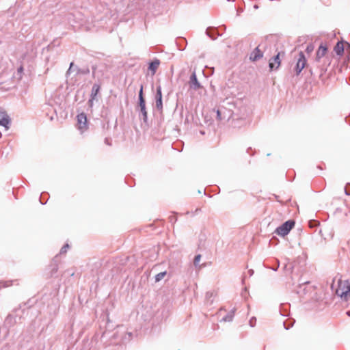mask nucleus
I'll use <instances>...</instances> for the list:
<instances>
[{
	"instance_id": "nucleus-1",
	"label": "nucleus",
	"mask_w": 350,
	"mask_h": 350,
	"mask_svg": "<svg viewBox=\"0 0 350 350\" xmlns=\"http://www.w3.org/2000/svg\"><path fill=\"white\" fill-rule=\"evenodd\" d=\"M295 224L293 220H288L278 227L275 230V233L278 235L284 237L289 233L291 230L294 227Z\"/></svg>"
},
{
	"instance_id": "nucleus-2",
	"label": "nucleus",
	"mask_w": 350,
	"mask_h": 350,
	"mask_svg": "<svg viewBox=\"0 0 350 350\" xmlns=\"http://www.w3.org/2000/svg\"><path fill=\"white\" fill-rule=\"evenodd\" d=\"M349 293L350 284L346 281L340 282L338 284V287L336 289L337 295L340 297L344 300L347 301L349 299Z\"/></svg>"
},
{
	"instance_id": "nucleus-3",
	"label": "nucleus",
	"mask_w": 350,
	"mask_h": 350,
	"mask_svg": "<svg viewBox=\"0 0 350 350\" xmlns=\"http://www.w3.org/2000/svg\"><path fill=\"white\" fill-rule=\"evenodd\" d=\"M217 119L219 121H228L232 117L231 111L226 109L225 107H221L216 110Z\"/></svg>"
},
{
	"instance_id": "nucleus-4",
	"label": "nucleus",
	"mask_w": 350,
	"mask_h": 350,
	"mask_svg": "<svg viewBox=\"0 0 350 350\" xmlns=\"http://www.w3.org/2000/svg\"><path fill=\"white\" fill-rule=\"evenodd\" d=\"M137 110L139 112V117L142 119L144 123L148 122V112L146 107V100L138 101Z\"/></svg>"
},
{
	"instance_id": "nucleus-5",
	"label": "nucleus",
	"mask_w": 350,
	"mask_h": 350,
	"mask_svg": "<svg viewBox=\"0 0 350 350\" xmlns=\"http://www.w3.org/2000/svg\"><path fill=\"white\" fill-rule=\"evenodd\" d=\"M297 293L299 295L300 297H304L305 295H307L309 293H311L312 291H314V288L312 286L309 285V282H304L302 284H300L297 289H296Z\"/></svg>"
},
{
	"instance_id": "nucleus-6",
	"label": "nucleus",
	"mask_w": 350,
	"mask_h": 350,
	"mask_svg": "<svg viewBox=\"0 0 350 350\" xmlns=\"http://www.w3.org/2000/svg\"><path fill=\"white\" fill-rule=\"evenodd\" d=\"M188 84L190 90L196 91L202 88L200 82L198 81L195 71H193L191 75Z\"/></svg>"
},
{
	"instance_id": "nucleus-7",
	"label": "nucleus",
	"mask_w": 350,
	"mask_h": 350,
	"mask_svg": "<svg viewBox=\"0 0 350 350\" xmlns=\"http://www.w3.org/2000/svg\"><path fill=\"white\" fill-rule=\"evenodd\" d=\"M306 65V59L303 52H300L299 54V59L297 60L295 66V72L297 75H299L301 70Z\"/></svg>"
},
{
	"instance_id": "nucleus-8",
	"label": "nucleus",
	"mask_w": 350,
	"mask_h": 350,
	"mask_svg": "<svg viewBox=\"0 0 350 350\" xmlns=\"http://www.w3.org/2000/svg\"><path fill=\"white\" fill-rule=\"evenodd\" d=\"M155 107L157 110L161 111L163 110V101H162V92L160 85L157 87V91L155 94Z\"/></svg>"
},
{
	"instance_id": "nucleus-9",
	"label": "nucleus",
	"mask_w": 350,
	"mask_h": 350,
	"mask_svg": "<svg viewBox=\"0 0 350 350\" xmlns=\"http://www.w3.org/2000/svg\"><path fill=\"white\" fill-rule=\"evenodd\" d=\"M77 127L81 133L87 129V117L84 113L77 116Z\"/></svg>"
},
{
	"instance_id": "nucleus-10",
	"label": "nucleus",
	"mask_w": 350,
	"mask_h": 350,
	"mask_svg": "<svg viewBox=\"0 0 350 350\" xmlns=\"http://www.w3.org/2000/svg\"><path fill=\"white\" fill-rule=\"evenodd\" d=\"M350 51V44L345 42H338L334 48V51L338 55H342L344 53L345 48Z\"/></svg>"
},
{
	"instance_id": "nucleus-11",
	"label": "nucleus",
	"mask_w": 350,
	"mask_h": 350,
	"mask_svg": "<svg viewBox=\"0 0 350 350\" xmlns=\"http://www.w3.org/2000/svg\"><path fill=\"white\" fill-rule=\"evenodd\" d=\"M10 124V118L8 113L4 111H0V125L4 126L5 130H8Z\"/></svg>"
},
{
	"instance_id": "nucleus-12",
	"label": "nucleus",
	"mask_w": 350,
	"mask_h": 350,
	"mask_svg": "<svg viewBox=\"0 0 350 350\" xmlns=\"http://www.w3.org/2000/svg\"><path fill=\"white\" fill-rule=\"evenodd\" d=\"M100 85L97 83H94L92 88L91 95H90V99L88 100V104L90 107H92L93 105V100L96 98L98 93L100 91Z\"/></svg>"
},
{
	"instance_id": "nucleus-13",
	"label": "nucleus",
	"mask_w": 350,
	"mask_h": 350,
	"mask_svg": "<svg viewBox=\"0 0 350 350\" xmlns=\"http://www.w3.org/2000/svg\"><path fill=\"white\" fill-rule=\"evenodd\" d=\"M269 65L271 70L278 68L280 65V53L270 59Z\"/></svg>"
},
{
	"instance_id": "nucleus-14",
	"label": "nucleus",
	"mask_w": 350,
	"mask_h": 350,
	"mask_svg": "<svg viewBox=\"0 0 350 350\" xmlns=\"http://www.w3.org/2000/svg\"><path fill=\"white\" fill-rule=\"evenodd\" d=\"M206 34L213 40H216L217 38L220 36L217 29L212 27H209L206 29Z\"/></svg>"
},
{
	"instance_id": "nucleus-15",
	"label": "nucleus",
	"mask_w": 350,
	"mask_h": 350,
	"mask_svg": "<svg viewBox=\"0 0 350 350\" xmlns=\"http://www.w3.org/2000/svg\"><path fill=\"white\" fill-rule=\"evenodd\" d=\"M262 52L259 49V47L257 46L255 49L251 53L250 59L252 61H257L262 57Z\"/></svg>"
},
{
	"instance_id": "nucleus-16",
	"label": "nucleus",
	"mask_w": 350,
	"mask_h": 350,
	"mask_svg": "<svg viewBox=\"0 0 350 350\" xmlns=\"http://www.w3.org/2000/svg\"><path fill=\"white\" fill-rule=\"evenodd\" d=\"M105 68L104 66H96L92 67V75L94 77L99 79L103 76V71Z\"/></svg>"
},
{
	"instance_id": "nucleus-17",
	"label": "nucleus",
	"mask_w": 350,
	"mask_h": 350,
	"mask_svg": "<svg viewBox=\"0 0 350 350\" xmlns=\"http://www.w3.org/2000/svg\"><path fill=\"white\" fill-rule=\"evenodd\" d=\"M159 64L160 61L158 59H154L149 64L148 70L151 71L152 75L155 74Z\"/></svg>"
},
{
	"instance_id": "nucleus-18",
	"label": "nucleus",
	"mask_w": 350,
	"mask_h": 350,
	"mask_svg": "<svg viewBox=\"0 0 350 350\" xmlns=\"http://www.w3.org/2000/svg\"><path fill=\"white\" fill-rule=\"evenodd\" d=\"M327 51V47L323 46V44H321L320 46L319 47L317 52V57H316L317 61H319V59L321 58L324 57L325 55L326 54Z\"/></svg>"
},
{
	"instance_id": "nucleus-19",
	"label": "nucleus",
	"mask_w": 350,
	"mask_h": 350,
	"mask_svg": "<svg viewBox=\"0 0 350 350\" xmlns=\"http://www.w3.org/2000/svg\"><path fill=\"white\" fill-rule=\"evenodd\" d=\"M236 309H232L225 317H224L221 319V321L224 322H230L232 321Z\"/></svg>"
},
{
	"instance_id": "nucleus-20",
	"label": "nucleus",
	"mask_w": 350,
	"mask_h": 350,
	"mask_svg": "<svg viewBox=\"0 0 350 350\" xmlns=\"http://www.w3.org/2000/svg\"><path fill=\"white\" fill-rule=\"evenodd\" d=\"M5 323L6 325H8L9 326H12L16 323V317H14L12 314H9L5 319Z\"/></svg>"
},
{
	"instance_id": "nucleus-21",
	"label": "nucleus",
	"mask_w": 350,
	"mask_h": 350,
	"mask_svg": "<svg viewBox=\"0 0 350 350\" xmlns=\"http://www.w3.org/2000/svg\"><path fill=\"white\" fill-rule=\"evenodd\" d=\"M295 323L294 320L292 319H288L283 322V325L286 329H290L291 327H293V324Z\"/></svg>"
},
{
	"instance_id": "nucleus-22",
	"label": "nucleus",
	"mask_w": 350,
	"mask_h": 350,
	"mask_svg": "<svg viewBox=\"0 0 350 350\" xmlns=\"http://www.w3.org/2000/svg\"><path fill=\"white\" fill-rule=\"evenodd\" d=\"M58 266L56 262L53 265H51V269L50 271V277H53L54 275L57 272Z\"/></svg>"
},
{
	"instance_id": "nucleus-23",
	"label": "nucleus",
	"mask_w": 350,
	"mask_h": 350,
	"mask_svg": "<svg viewBox=\"0 0 350 350\" xmlns=\"http://www.w3.org/2000/svg\"><path fill=\"white\" fill-rule=\"evenodd\" d=\"M167 274V271L161 272L155 275V282L161 281Z\"/></svg>"
},
{
	"instance_id": "nucleus-24",
	"label": "nucleus",
	"mask_w": 350,
	"mask_h": 350,
	"mask_svg": "<svg viewBox=\"0 0 350 350\" xmlns=\"http://www.w3.org/2000/svg\"><path fill=\"white\" fill-rule=\"evenodd\" d=\"M309 227L311 228H316L319 225V222L314 219H311L308 221Z\"/></svg>"
},
{
	"instance_id": "nucleus-25",
	"label": "nucleus",
	"mask_w": 350,
	"mask_h": 350,
	"mask_svg": "<svg viewBox=\"0 0 350 350\" xmlns=\"http://www.w3.org/2000/svg\"><path fill=\"white\" fill-rule=\"evenodd\" d=\"M132 334L131 332L125 333L124 336L122 337V342H124L129 340L131 338Z\"/></svg>"
},
{
	"instance_id": "nucleus-26",
	"label": "nucleus",
	"mask_w": 350,
	"mask_h": 350,
	"mask_svg": "<svg viewBox=\"0 0 350 350\" xmlns=\"http://www.w3.org/2000/svg\"><path fill=\"white\" fill-rule=\"evenodd\" d=\"M200 260H201V255L200 254H198V255H196L194 257L193 265H194L195 267H198V266Z\"/></svg>"
},
{
	"instance_id": "nucleus-27",
	"label": "nucleus",
	"mask_w": 350,
	"mask_h": 350,
	"mask_svg": "<svg viewBox=\"0 0 350 350\" xmlns=\"http://www.w3.org/2000/svg\"><path fill=\"white\" fill-rule=\"evenodd\" d=\"M145 100L143 94V85H141V88L139 92L138 101Z\"/></svg>"
},
{
	"instance_id": "nucleus-28",
	"label": "nucleus",
	"mask_w": 350,
	"mask_h": 350,
	"mask_svg": "<svg viewBox=\"0 0 350 350\" xmlns=\"http://www.w3.org/2000/svg\"><path fill=\"white\" fill-rule=\"evenodd\" d=\"M12 284V281L0 282V288L1 287H8Z\"/></svg>"
},
{
	"instance_id": "nucleus-29",
	"label": "nucleus",
	"mask_w": 350,
	"mask_h": 350,
	"mask_svg": "<svg viewBox=\"0 0 350 350\" xmlns=\"http://www.w3.org/2000/svg\"><path fill=\"white\" fill-rule=\"evenodd\" d=\"M69 248V245L68 243L65 244L60 250L59 254H63L67 252V250Z\"/></svg>"
},
{
	"instance_id": "nucleus-30",
	"label": "nucleus",
	"mask_w": 350,
	"mask_h": 350,
	"mask_svg": "<svg viewBox=\"0 0 350 350\" xmlns=\"http://www.w3.org/2000/svg\"><path fill=\"white\" fill-rule=\"evenodd\" d=\"M256 323V319L255 317H252L249 321V324L251 327H254Z\"/></svg>"
},
{
	"instance_id": "nucleus-31",
	"label": "nucleus",
	"mask_w": 350,
	"mask_h": 350,
	"mask_svg": "<svg viewBox=\"0 0 350 350\" xmlns=\"http://www.w3.org/2000/svg\"><path fill=\"white\" fill-rule=\"evenodd\" d=\"M349 187H350V183H348V184L346 185L345 188V194H346V195H347V196H349V195H350V191H349Z\"/></svg>"
},
{
	"instance_id": "nucleus-32",
	"label": "nucleus",
	"mask_w": 350,
	"mask_h": 350,
	"mask_svg": "<svg viewBox=\"0 0 350 350\" xmlns=\"http://www.w3.org/2000/svg\"><path fill=\"white\" fill-rule=\"evenodd\" d=\"M213 296V292H207L206 294V298L207 299H210Z\"/></svg>"
},
{
	"instance_id": "nucleus-33",
	"label": "nucleus",
	"mask_w": 350,
	"mask_h": 350,
	"mask_svg": "<svg viewBox=\"0 0 350 350\" xmlns=\"http://www.w3.org/2000/svg\"><path fill=\"white\" fill-rule=\"evenodd\" d=\"M313 49H314V46H313L312 44H310V45H308V46H307V48H306V51H307L308 53H310V52L312 51H313Z\"/></svg>"
},
{
	"instance_id": "nucleus-34",
	"label": "nucleus",
	"mask_w": 350,
	"mask_h": 350,
	"mask_svg": "<svg viewBox=\"0 0 350 350\" xmlns=\"http://www.w3.org/2000/svg\"><path fill=\"white\" fill-rule=\"evenodd\" d=\"M23 70V67H22V66L19 67V68H18V70H17L18 75H21V74L22 73Z\"/></svg>"
},
{
	"instance_id": "nucleus-35",
	"label": "nucleus",
	"mask_w": 350,
	"mask_h": 350,
	"mask_svg": "<svg viewBox=\"0 0 350 350\" xmlns=\"http://www.w3.org/2000/svg\"><path fill=\"white\" fill-rule=\"evenodd\" d=\"M176 221V219L174 216L170 217V221L173 222V221Z\"/></svg>"
},
{
	"instance_id": "nucleus-36",
	"label": "nucleus",
	"mask_w": 350,
	"mask_h": 350,
	"mask_svg": "<svg viewBox=\"0 0 350 350\" xmlns=\"http://www.w3.org/2000/svg\"><path fill=\"white\" fill-rule=\"evenodd\" d=\"M40 201L41 204H44L46 203V202H42V196H40Z\"/></svg>"
},
{
	"instance_id": "nucleus-37",
	"label": "nucleus",
	"mask_w": 350,
	"mask_h": 350,
	"mask_svg": "<svg viewBox=\"0 0 350 350\" xmlns=\"http://www.w3.org/2000/svg\"><path fill=\"white\" fill-rule=\"evenodd\" d=\"M249 273H250V275H252L253 274V273H254V271L253 270H250Z\"/></svg>"
},
{
	"instance_id": "nucleus-38",
	"label": "nucleus",
	"mask_w": 350,
	"mask_h": 350,
	"mask_svg": "<svg viewBox=\"0 0 350 350\" xmlns=\"http://www.w3.org/2000/svg\"><path fill=\"white\" fill-rule=\"evenodd\" d=\"M72 66H73V63L72 62V63H70V68H69L68 71L71 69V68H72Z\"/></svg>"
},
{
	"instance_id": "nucleus-39",
	"label": "nucleus",
	"mask_w": 350,
	"mask_h": 350,
	"mask_svg": "<svg viewBox=\"0 0 350 350\" xmlns=\"http://www.w3.org/2000/svg\"><path fill=\"white\" fill-rule=\"evenodd\" d=\"M117 334H118V332H117V333H116V334H113V337H114V338H117V337H118Z\"/></svg>"
},
{
	"instance_id": "nucleus-40",
	"label": "nucleus",
	"mask_w": 350,
	"mask_h": 350,
	"mask_svg": "<svg viewBox=\"0 0 350 350\" xmlns=\"http://www.w3.org/2000/svg\"><path fill=\"white\" fill-rule=\"evenodd\" d=\"M252 150V148H249L247 149V153H250V150Z\"/></svg>"
},
{
	"instance_id": "nucleus-41",
	"label": "nucleus",
	"mask_w": 350,
	"mask_h": 350,
	"mask_svg": "<svg viewBox=\"0 0 350 350\" xmlns=\"http://www.w3.org/2000/svg\"><path fill=\"white\" fill-rule=\"evenodd\" d=\"M347 314L349 315L350 317V311H347Z\"/></svg>"
},
{
	"instance_id": "nucleus-42",
	"label": "nucleus",
	"mask_w": 350,
	"mask_h": 350,
	"mask_svg": "<svg viewBox=\"0 0 350 350\" xmlns=\"http://www.w3.org/2000/svg\"><path fill=\"white\" fill-rule=\"evenodd\" d=\"M105 142H106V143H107L109 144V141L107 139H105Z\"/></svg>"
},
{
	"instance_id": "nucleus-43",
	"label": "nucleus",
	"mask_w": 350,
	"mask_h": 350,
	"mask_svg": "<svg viewBox=\"0 0 350 350\" xmlns=\"http://www.w3.org/2000/svg\"><path fill=\"white\" fill-rule=\"evenodd\" d=\"M347 122L348 124H350V121H349V122H348V121L347 120Z\"/></svg>"
}]
</instances>
